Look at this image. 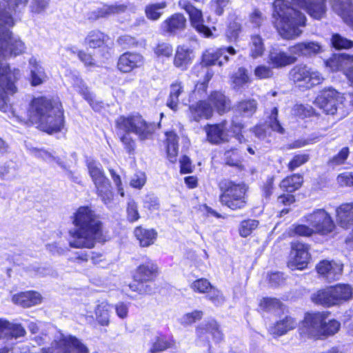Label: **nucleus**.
<instances>
[{
    "mask_svg": "<svg viewBox=\"0 0 353 353\" xmlns=\"http://www.w3.org/2000/svg\"><path fill=\"white\" fill-rule=\"evenodd\" d=\"M274 24L284 39L293 40L301 36L300 29L306 23V17L297 8L303 9L314 19H321L327 12L326 0H276L274 2Z\"/></svg>",
    "mask_w": 353,
    "mask_h": 353,
    "instance_id": "f03ea898",
    "label": "nucleus"
},
{
    "mask_svg": "<svg viewBox=\"0 0 353 353\" xmlns=\"http://www.w3.org/2000/svg\"><path fill=\"white\" fill-rule=\"evenodd\" d=\"M126 217L128 221L130 223L136 222L140 218V214L138 210V205L137 202L132 199H129L127 202Z\"/></svg>",
    "mask_w": 353,
    "mask_h": 353,
    "instance_id": "603ef678",
    "label": "nucleus"
},
{
    "mask_svg": "<svg viewBox=\"0 0 353 353\" xmlns=\"http://www.w3.org/2000/svg\"><path fill=\"white\" fill-rule=\"evenodd\" d=\"M328 316L325 312L306 314L299 327L301 334L319 339L336 334L341 324L335 319H329Z\"/></svg>",
    "mask_w": 353,
    "mask_h": 353,
    "instance_id": "39448f33",
    "label": "nucleus"
},
{
    "mask_svg": "<svg viewBox=\"0 0 353 353\" xmlns=\"http://www.w3.org/2000/svg\"><path fill=\"white\" fill-rule=\"evenodd\" d=\"M186 23V18L182 14L175 13L161 23V28L163 32L174 35L185 30Z\"/></svg>",
    "mask_w": 353,
    "mask_h": 353,
    "instance_id": "4be33fe9",
    "label": "nucleus"
},
{
    "mask_svg": "<svg viewBox=\"0 0 353 353\" xmlns=\"http://www.w3.org/2000/svg\"><path fill=\"white\" fill-rule=\"evenodd\" d=\"M343 268L342 263L328 260H323L316 265V270L319 276L328 282L339 279L343 272Z\"/></svg>",
    "mask_w": 353,
    "mask_h": 353,
    "instance_id": "a211bd4d",
    "label": "nucleus"
},
{
    "mask_svg": "<svg viewBox=\"0 0 353 353\" xmlns=\"http://www.w3.org/2000/svg\"><path fill=\"white\" fill-rule=\"evenodd\" d=\"M30 81L32 86L43 84L48 79L47 74L41 63L34 57L29 60Z\"/></svg>",
    "mask_w": 353,
    "mask_h": 353,
    "instance_id": "c85d7f7f",
    "label": "nucleus"
},
{
    "mask_svg": "<svg viewBox=\"0 0 353 353\" xmlns=\"http://www.w3.org/2000/svg\"><path fill=\"white\" fill-rule=\"evenodd\" d=\"M26 330L20 324H12L10 322L0 319V339L5 335H10L17 339L26 334Z\"/></svg>",
    "mask_w": 353,
    "mask_h": 353,
    "instance_id": "c9c22d12",
    "label": "nucleus"
},
{
    "mask_svg": "<svg viewBox=\"0 0 353 353\" xmlns=\"http://www.w3.org/2000/svg\"><path fill=\"white\" fill-rule=\"evenodd\" d=\"M87 166L98 196L104 204H110L114 194L111 190V184L109 179L105 176L101 165L95 161L90 160L87 162Z\"/></svg>",
    "mask_w": 353,
    "mask_h": 353,
    "instance_id": "9b49d317",
    "label": "nucleus"
},
{
    "mask_svg": "<svg viewBox=\"0 0 353 353\" xmlns=\"http://www.w3.org/2000/svg\"><path fill=\"white\" fill-rule=\"evenodd\" d=\"M127 10V6L125 4H114L110 6H104L88 14V19L92 21L97 20L100 18H107L112 15H118L124 13Z\"/></svg>",
    "mask_w": 353,
    "mask_h": 353,
    "instance_id": "bb28decb",
    "label": "nucleus"
},
{
    "mask_svg": "<svg viewBox=\"0 0 353 353\" xmlns=\"http://www.w3.org/2000/svg\"><path fill=\"white\" fill-rule=\"evenodd\" d=\"M166 1L150 3L145 7V14L151 21H157L163 14V10L167 7Z\"/></svg>",
    "mask_w": 353,
    "mask_h": 353,
    "instance_id": "4c0bfd02",
    "label": "nucleus"
},
{
    "mask_svg": "<svg viewBox=\"0 0 353 353\" xmlns=\"http://www.w3.org/2000/svg\"><path fill=\"white\" fill-rule=\"evenodd\" d=\"M134 233L141 247H148L152 245L157 235L154 230L145 229L141 226L137 227Z\"/></svg>",
    "mask_w": 353,
    "mask_h": 353,
    "instance_id": "e433bc0d",
    "label": "nucleus"
},
{
    "mask_svg": "<svg viewBox=\"0 0 353 353\" xmlns=\"http://www.w3.org/2000/svg\"><path fill=\"white\" fill-rule=\"evenodd\" d=\"M308 159L309 156L306 154H297L294 156L292 161L289 163L288 168L290 170L292 171L306 163Z\"/></svg>",
    "mask_w": 353,
    "mask_h": 353,
    "instance_id": "774afa93",
    "label": "nucleus"
},
{
    "mask_svg": "<svg viewBox=\"0 0 353 353\" xmlns=\"http://www.w3.org/2000/svg\"><path fill=\"white\" fill-rule=\"evenodd\" d=\"M256 108V101L248 99L240 101L236 105V110L245 116L250 117L255 112Z\"/></svg>",
    "mask_w": 353,
    "mask_h": 353,
    "instance_id": "8fccbe9b",
    "label": "nucleus"
},
{
    "mask_svg": "<svg viewBox=\"0 0 353 353\" xmlns=\"http://www.w3.org/2000/svg\"><path fill=\"white\" fill-rule=\"evenodd\" d=\"M143 63V57L137 53L125 52L121 54L117 62V68L122 72H130L141 67Z\"/></svg>",
    "mask_w": 353,
    "mask_h": 353,
    "instance_id": "393cba45",
    "label": "nucleus"
},
{
    "mask_svg": "<svg viewBox=\"0 0 353 353\" xmlns=\"http://www.w3.org/2000/svg\"><path fill=\"white\" fill-rule=\"evenodd\" d=\"M28 117L39 129L48 134L59 132L63 126V114L59 105L46 97H37L31 101Z\"/></svg>",
    "mask_w": 353,
    "mask_h": 353,
    "instance_id": "20e7f679",
    "label": "nucleus"
},
{
    "mask_svg": "<svg viewBox=\"0 0 353 353\" xmlns=\"http://www.w3.org/2000/svg\"><path fill=\"white\" fill-rule=\"evenodd\" d=\"M260 307L261 309L266 311L273 312L278 310H281L283 304L281 301L274 298H264L260 302Z\"/></svg>",
    "mask_w": 353,
    "mask_h": 353,
    "instance_id": "5fc2aeb1",
    "label": "nucleus"
},
{
    "mask_svg": "<svg viewBox=\"0 0 353 353\" xmlns=\"http://www.w3.org/2000/svg\"><path fill=\"white\" fill-rule=\"evenodd\" d=\"M221 194L220 201L233 210L243 208L246 203L247 187L244 183H235L230 181H223L220 183Z\"/></svg>",
    "mask_w": 353,
    "mask_h": 353,
    "instance_id": "6e6552de",
    "label": "nucleus"
},
{
    "mask_svg": "<svg viewBox=\"0 0 353 353\" xmlns=\"http://www.w3.org/2000/svg\"><path fill=\"white\" fill-rule=\"evenodd\" d=\"M224 159L225 163L230 166L239 168L242 167V156L237 149H231L225 151L224 153Z\"/></svg>",
    "mask_w": 353,
    "mask_h": 353,
    "instance_id": "09e8293b",
    "label": "nucleus"
},
{
    "mask_svg": "<svg viewBox=\"0 0 353 353\" xmlns=\"http://www.w3.org/2000/svg\"><path fill=\"white\" fill-rule=\"evenodd\" d=\"M258 221L254 219L243 221L239 227L240 235L243 237H247L258 227Z\"/></svg>",
    "mask_w": 353,
    "mask_h": 353,
    "instance_id": "4d7b16f0",
    "label": "nucleus"
},
{
    "mask_svg": "<svg viewBox=\"0 0 353 353\" xmlns=\"http://www.w3.org/2000/svg\"><path fill=\"white\" fill-rule=\"evenodd\" d=\"M72 223L74 228L68 232L70 248L91 249L103 239L102 223L90 208H79L72 216Z\"/></svg>",
    "mask_w": 353,
    "mask_h": 353,
    "instance_id": "7ed1b4c3",
    "label": "nucleus"
},
{
    "mask_svg": "<svg viewBox=\"0 0 353 353\" xmlns=\"http://www.w3.org/2000/svg\"><path fill=\"white\" fill-rule=\"evenodd\" d=\"M159 274V267L154 261L148 259L140 264L135 270L133 278L137 283H130L129 288L134 292L139 294H150L152 288L145 283L152 281Z\"/></svg>",
    "mask_w": 353,
    "mask_h": 353,
    "instance_id": "9d476101",
    "label": "nucleus"
},
{
    "mask_svg": "<svg viewBox=\"0 0 353 353\" xmlns=\"http://www.w3.org/2000/svg\"><path fill=\"white\" fill-rule=\"evenodd\" d=\"M297 61L294 54L288 53L279 48H272L268 55V63L272 68H283Z\"/></svg>",
    "mask_w": 353,
    "mask_h": 353,
    "instance_id": "6ab92c4d",
    "label": "nucleus"
},
{
    "mask_svg": "<svg viewBox=\"0 0 353 353\" xmlns=\"http://www.w3.org/2000/svg\"><path fill=\"white\" fill-rule=\"evenodd\" d=\"M0 2V59L17 56L25 52L24 43L14 37L10 28L15 24L14 14L25 8L28 0H3ZM21 77V71H10L6 63L0 61V110L6 112L10 109L7 94L17 92L14 81Z\"/></svg>",
    "mask_w": 353,
    "mask_h": 353,
    "instance_id": "f257e3e1",
    "label": "nucleus"
},
{
    "mask_svg": "<svg viewBox=\"0 0 353 353\" xmlns=\"http://www.w3.org/2000/svg\"><path fill=\"white\" fill-rule=\"evenodd\" d=\"M207 293L208 299L215 305L219 306L224 303L225 297L219 290L212 287Z\"/></svg>",
    "mask_w": 353,
    "mask_h": 353,
    "instance_id": "052dcab7",
    "label": "nucleus"
},
{
    "mask_svg": "<svg viewBox=\"0 0 353 353\" xmlns=\"http://www.w3.org/2000/svg\"><path fill=\"white\" fill-rule=\"evenodd\" d=\"M208 103L219 114H223L230 109V101L221 92H212L208 98Z\"/></svg>",
    "mask_w": 353,
    "mask_h": 353,
    "instance_id": "7c9ffc66",
    "label": "nucleus"
},
{
    "mask_svg": "<svg viewBox=\"0 0 353 353\" xmlns=\"http://www.w3.org/2000/svg\"><path fill=\"white\" fill-rule=\"evenodd\" d=\"M314 103L327 114H334L338 110L344 113L353 108V91L341 94L334 89H325L316 98Z\"/></svg>",
    "mask_w": 353,
    "mask_h": 353,
    "instance_id": "423d86ee",
    "label": "nucleus"
},
{
    "mask_svg": "<svg viewBox=\"0 0 353 353\" xmlns=\"http://www.w3.org/2000/svg\"><path fill=\"white\" fill-rule=\"evenodd\" d=\"M203 316V312L194 310L192 312L183 315L180 319V323L183 325H191L196 321L200 320Z\"/></svg>",
    "mask_w": 353,
    "mask_h": 353,
    "instance_id": "680f3d73",
    "label": "nucleus"
},
{
    "mask_svg": "<svg viewBox=\"0 0 353 353\" xmlns=\"http://www.w3.org/2000/svg\"><path fill=\"white\" fill-rule=\"evenodd\" d=\"M340 71H342L350 82L353 84V55L342 54Z\"/></svg>",
    "mask_w": 353,
    "mask_h": 353,
    "instance_id": "37998d69",
    "label": "nucleus"
},
{
    "mask_svg": "<svg viewBox=\"0 0 353 353\" xmlns=\"http://www.w3.org/2000/svg\"><path fill=\"white\" fill-rule=\"evenodd\" d=\"M289 234L290 236L309 237L316 234L310 224L308 225L305 224H294L289 229Z\"/></svg>",
    "mask_w": 353,
    "mask_h": 353,
    "instance_id": "de8ad7c7",
    "label": "nucleus"
},
{
    "mask_svg": "<svg viewBox=\"0 0 353 353\" xmlns=\"http://www.w3.org/2000/svg\"><path fill=\"white\" fill-rule=\"evenodd\" d=\"M193 58L192 50L185 46H179L176 48L173 64L176 68L181 70H185L188 65L192 63Z\"/></svg>",
    "mask_w": 353,
    "mask_h": 353,
    "instance_id": "cd10ccee",
    "label": "nucleus"
},
{
    "mask_svg": "<svg viewBox=\"0 0 353 353\" xmlns=\"http://www.w3.org/2000/svg\"><path fill=\"white\" fill-rule=\"evenodd\" d=\"M290 79L299 85L311 87L321 83L322 75L305 64H298L294 66L289 73Z\"/></svg>",
    "mask_w": 353,
    "mask_h": 353,
    "instance_id": "ddd939ff",
    "label": "nucleus"
},
{
    "mask_svg": "<svg viewBox=\"0 0 353 353\" xmlns=\"http://www.w3.org/2000/svg\"><path fill=\"white\" fill-rule=\"evenodd\" d=\"M165 136L167 157L170 162L175 163L179 152V137L173 131L166 132Z\"/></svg>",
    "mask_w": 353,
    "mask_h": 353,
    "instance_id": "72a5a7b5",
    "label": "nucleus"
},
{
    "mask_svg": "<svg viewBox=\"0 0 353 353\" xmlns=\"http://www.w3.org/2000/svg\"><path fill=\"white\" fill-rule=\"evenodd\" d=\"M190 117L195 121L209 119L213 115V108L208 101L199 100L189 107Z\"/></svg>",
    "mask_w": 353,
    "mask_h": 353,
    "instance_id": "a878e982",
    "label": "nucleus"
},
{
    "mask_svg": "<svg viewBox=\"0 0 353 353\" xmlns=\"http://www.w3.org/2000/svg\"><path fill=\"white\" fill-rule=\"evenodd\" d=\"M110 310V305L105 301L97 305L95 314L97 320L100 325L106 326L109 324Z\"/></svg>",
    "mask_w": 353,
    "mask_h": 353,
    "instance_id": "a19ab883",
    "label": "nucleus"
},
{
    "mask_svg": "<svg viewBox=\"0 0 353 353\" xmlns=\"http://www.w3.org/2000/svg\"><path fill=\"white\" fill-rule=\"evenodd\" d=\"M309 246L301 243H296L292 245L291 259L288 266L292 270H303L309 263L310 256L308 252Z\"/></svg>",
    "mask_w": 353,
    "mask_h": 353,
    "instance_id": "f3484780",
    "label": "nucleus"
},
{
    "mask_svg": "<svg viewBox=\"0 0 353 353\" xmlns=\"http://www.w3.org/2000/svg\"><path fill=\"white\" fill-rule=\"evenodd\" d=\"M303 220L312 227L316 234H329L336 227L330 214L324 209L313 210L305 214Z\"/></svg>",
    "mask_w": 353,
    "mask_h": 353,
    "instance_id": "f8f14e48",
    "label": "nucleus"
},
{
    "mask_svg": "<svg viewBox=\"0 0 353 353\" xmlns=\"http://www.w3.org/2000/svg\"><path fill=\"white\" fill-rule=\"evenodd\" d=\"M72 84L74 89L82 95L87 101H90L92 99V93L81 78L76 75L73 76L72 78Z\"/></svg>",
    "mask_w": 353,
    "mask_h": 353,
    "instance_id": "49530a36",
    "label": "nucleus"
},
{
    "mask_svg": "<svg viewBox=\"0 0 353 353\" xmlns=\"http://www.w3.org/2000/svg\"><path fill=\"white\" fill-rule=\"evenodd\" d=\"M179 6L186 11L189 14L192 26L201 34L205 37H210L212 35L211 30L203 24V18L202 12L194 7L189 0H179Z\"/></svg>",
    "mask_w": 353,
    "mask_h": 353,
    "instance_id": "2eb2a0df",
    "label": "nucleus"
},
{
    "mask_svg": "<svg viewBox=\"0 0 353 353\" xmlns=\"http://www.w3.org/2000/svg\"><path fill=\"white\" fill-rule=\"evenodd\" d=\"M303 181L302 176L300 174H293L282 180L280 187L284 191L292 192L301 186Z\"/></svg>",
    "mask_w": 353,
    "mask_h": 353,
    "instance_id": "58836bf2",
    "label": "nucleus"
},
{
    "mask_svg": "<svg viewBox=\"0 0 353 353\" xmlns=\"http://www.w3.org/2000/svg\"><path fill=\"white\" fill-rule=\"evenodd\" d=\"M233 47H223L216 49L209 48L203 54V63L205 65H219L222 66L229 61V55L236 54Z\"/></svg>",
    "mask_w": 353,
    "mask_h": 353,
    "instance_id": "dca6fc26",
    "label": "nucleus"
},
{
    "mask_svg": "<svg viewBox=\"0 0 353 353\" xmlns=\"http://www.w3.org/2000/svg\"><path fill=\"white\" fill-rule=\"evenodd\" d=\"M265 20V17L258 9L254 10L249 16V21L254 28H259Z\"/></svg>",
    "mask_w": 353,
    "mask_h": 353,
    "instance_id": "69168bd1",
    "label": "nucleus"
},
{
    "mask_svg": "<svg viewBox=\"0 0 353 353\" xmlns=\"http://www.w3.org/2000/svg\"><path fill=\"white\" fill-rule=\"evenodd\" d=\"M154 51L159 58H170L173 54V48L170 43L163 42L158 43Z\"/></svg>",
    "mask_w": 353,
    "mask_h": 353,
    "instance_id": "6e6d98bb",
    "label": "nucleus"
},
{
    "mask_svg": "<svg viewBox=\"0 0 353 353\" xmlns=\"http://www.w3.org/2000/svg\"><path fill=\"white\" fill-rule=\"evenodd\" d=\"M265 51V46L263 39L259 34L251 36L250 43V55L253 59L261 57Z\"/></svg>",
    "mask_w": 353,
    "mask_h": 353,
    "instance_id": "ea45409f",
    "label": "nucleus"
},
{
    "mask_svg": "<svg viewBox=\"0 0 353 353\" xmlns=\"http://www.w3.org/2000/svg\"><path fill=\"white\" fill-rule=\"evenodd\" d=\"M212 287L210 283L205 279H197L191 284L193 291L199 293H207Z\"/></svg>",
    "mask_w": 353,
    "mask_h": 353,
    "instance_id": "bf43d9fd",
    "label": "nucleus"
},
{
    "mask_svg": "<svg viewBox=\"0 0 353 353\" xmlns=\"http://www.w3.org/2000/svg\"><path fill=\"white\" fill-rule=\"evenodd\" d=\"M49 1L50 0H32L30 6V11L35 14L42 13L48 7Z\"/></svg>",
    "mask_w": 353,
    "mask_h": 353,
    "instance_id": "338daca9",
    "label": "nucleus"
},
{
    "mask_svg": "<svg viewBox=\"0 0 353 353\" xmlns=\"http://www.w3.org/2000/svg\"><path fill=\"white\" fill-rule=\"evenodd\" d=\"M31 153L35 157L42 159L48 163H56L59 165L63 166V163L61 159L48 150L34 148L31 149Z\"/></svg>",
    "mask_w": 353,
    "mask_h": 353,
    "instance_id": "c03bdc74",
    "label": "nucleus"
},
{
    "mask_svg": "<svg viewBox=\"0 0 353 353\" xmlns=\"http://www.w3.org/2000/svg\"><path fill=\"white\" fill-rule=\"evenodd\" d=\"M289 52L298 57H312L320 54L323 51L322 46L316 41L299 42L291 46L288 48Z\"/></svg>",
    "mask_w": 353,
    "mask_h": 353,
    "instance_id": "aec40b11",
    "label": "nucleus"
},
{
    "mask_svg": "<svg viewBox=\"0 0 353 353\" xmlns=\"http://www.w3.org/2000/svg\"><path fill=\"white\" fill-rule=\"evenodd\" d=\"M204 130L207 140L212 144H220L228 141L225 121L218 124H208L204 127Z\"/></svg>",
    "mask_w": 353,
    "mask_h": 353,
    "instance_id": "412c9836",
    "label": "nucleus"
},
{
    "mask_svg": "<svg viewBox=\"0 0 353 353\" xmlns=\"http://www.w3.org/2000/svg\"><path fill=\"white\" fill-rule=\"evenodd\" d=\"M107 36L99 30H92L87 35L85 42L91 48L102 46Z\"/></svg>",
    "mask_w": 353,
    "mask_h": 353,
    "instance_id": "79ce46f5",
    "label": "nucleus"
},
{
    "mask_svg": "<svg viewBox=\"0 0 353 353\" xmlns=\"http://www.w3.org/2000/svg\"><path fill=\"white\" fill-rule=\"evenodd\" d=\"M89 353L87 346L72 335L61 334L51 348L43 350V353Z\"/></svg>",
    "mask_w": 353,
    "mask_h": 353,
    "instance_id": "4468645a",
    "label": "nucleus"
},
{
    "mask_svg": "<svg viewBox=\"0 0 353 353\" xmlns=\"http://www.w3.org/2000/svg\"><path fill=\"white\" fill-rule=\"evenodd\" d=\"M331 41L332 46L336 49H348L353 47V41L347 39L339 34H334Z\"/></svg>",
    "mask_w": 353,
    "mask_h": 353,
    "instance_id": "864d4df0",
    "label": "nucleus"
},
{
    "mask_svg": "<svg viewBox=\"0 0 353 353\" xmlns=\"http://www.w3.org/2000/svg\"><path fill=\"white\" fill-rule=\"evenodd\" d=\"M170 347V343L162 337H157L150 349L151 353H159Z\"/></svg>",
    "mask_w": 353,
    "mask_h": 353,
    "instance_id": "e2e57ef3",
    "label": "nucleus"
},
{
    "mask_svg": "<svg viewBox=\"0 0 353 353\" xmlns=\"http://www.w3.org/2000/svg\"><path fill=\"white\" fill-rule=\"evenodd\" d=\"M248 70L244 68H240L232 75V82L234 89H239L250 82Z\"/></svg>",
    "mask_w": 353,
    "mask_h": 353,
    "instance_id": "a18cd8bd",
    "label": "nucleus"
},
{
    "mask_svg": "<svg viewBox=\"0 0 353 353\" xmlns=\"http://www.w3.org/2000/svg\"><path fill=\"white\" fill-rule=\"evenodd\" d=\"M349 153L350 151L347 147L343 148L336 156L330 160L329 163L333 166L343 164L347 159Z\"/></svg>",
    "mask_w": 353,
    "mask_h": 353,
    "instance_id": "0e129e2a",
    "label": "nucleus"
},
{
    "mask_svg": "<svg viewBox=\"0 0 353 353\" xmlns=\"http://www.w3.org/2000/svg\"><path fill=\"white\" fill-rule=\"evenodd\" d=\"M278 109L274 107L271 110L265 123L267 125L272 129V131L276 132L279 134H283L285 132L284 128L281 126L278 120Z\"/></svg>",
    "mask_w": 353,
    "mask_h": 353,
    "instance_id": "3c124183",
    "label": "nucleus"
},
{
    "mask_svg": "<svg viewBox=\"0 0 353 353\" xmlns=\"http://www.w3.org/2000/svg\"><path fill=\"white\" fill-rule=\"evenodd\" d=\"M336 221L343 228L353 225V202L342 204L337 208Z\"/></svg>",
    "mask_w": 353,
    "mask_h": 353,
    "instance_id": "2f4dec72",
    "label": "nucleus"
},
{
    "mask_svg": "<svg viewBox=\"0 0 353 353\" xmlns=\"http://www.w3.org/2000/svg\"><path fill=\"white\" fill-rule=\"evenodd\" d=\"M116 126L126 132L135 134L141 141L152 139L156 129L154 123L147 122L139 114L119 117L116 120Z\"/></svg>",
    "mask_w": 353,
    "mask_h": 353,
    "instance_id": "0eeeda50",
    "label": "nucleus"
},
{
    "mask_svg": "<svg viewBox=\"0 0 353 353\" xmlns=\"http://www.w3.org/2000/svg\"><path fill=\"white\" fill-rule=\"evenodd\" d=\"M352 296V288L349 285L339 284L312 294V300L316 304L332 306L350 300Z\"/></svg>",
    "mask_w": 353,
    "mask_h": 353,
    "instance_id": "1a4fd4ad",
    "label": "nucleus"
},
{
    "mask_svg": "<svg viewBox=\"0 0 353 353\" xmlns=\"http://www.w3.org/2000/svg\"><path fill=\"white\" fill-rule=\"evenodd\" d=\"M254 74L258 79L272 78L274 75L272 67L265 65H260L255 68Z\"/></svg>",
    "mask_w": 353,
    "mask_h": 353,
    "instance_id": "13d9d810",
    "label": "nucleus"
},
{
    "mask_svg": "<svg viewBox=\"0 0 353 353\" xmlns=\"http://www.w3.org/2000/svg\"><path fill=\"white\" fill-rule=\"evenodd\" d=\"M332 8L353 29V0H332Z\"/></svg>",
    "mask_w": 353,
    "mask_h": 353,
    "instance_id": "b1692460",
    "label": "nucleus"
},
{
    "mask_svg": "<svg viewBox=\"0 0 353 353\" xmlns=\"http://www.w3.org/2000/svg\"><path fill=\"white\" fill-rule=\"evenodd\" d=\"M12 301L23 307H30L41 303V295L34 291H28L14 294L12 296Z\"/></svg>",
    "mask_w": 353,
    "mask_h": 353,
    "instance_id": "c756f323",
    "label": "nucleus"
},
{
    "mask_svg": "<svg viewBox=\"0 0 353 353\" xmlns=\"http://www.w3.org/2000/svg\"><path fill=\"white\" fill-rule=\"evenodd\" d=\"M184 91V86L182 81L176 80L170 86V94L167 99L166 105L170 109L176 111L178 108L179 97Z\"/></svg>",
    "mask_w": 353,
    "mask_h": 353,
    "instance_id": "473e14b6",
    "label": "nucleus"
},
{
    "mask_svg": "<svg viewBox=\"0 0 353 353\" xmlns=\"http://www.w3.org/2000/svg\"><path fill=\"white\" fill-rule=\"evenodd\" d=\"M196 335L201 340H208L207 334H210L216 342H220L223 339V334L219 325L214 320H210L200 324L196 330Z\"/></svg>",
    "mask_w": 353,
    "mask_h": 353,
    "instance_id": "5701e85b",
    "label": "nucleus"
},
{
    "mask_svg": "<svg viewBox=\"0 0 353 353\" xmlns=\"http://www.w3.org/2000/svg\"><path fill=\"white\" fill-rule=\"evenodd\" d=\"M296 324V322L293 318L286 316L285 319L277 321L270 328L269 331L273 336H279L295 328Z\"/></svg>",
    "mask_w": 353,
    "mask_h": 353,
    "instance_id": "f704fd0d",
    "label": "nucleus"
}]
</instances>
